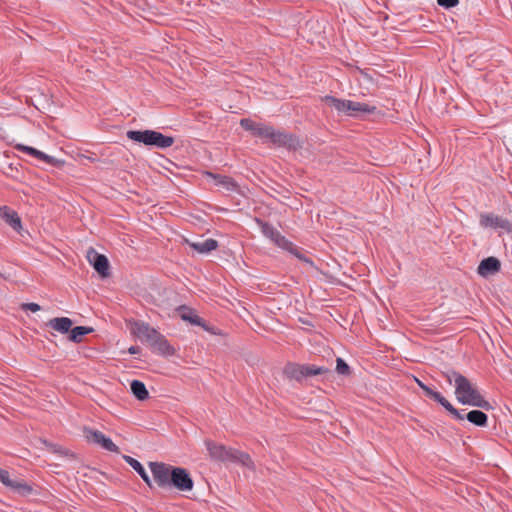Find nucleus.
<instances>
[{"label": "nucleus", "instance_id": "20", "mask_svg": "<svg viewBox=\"0 0 512 512\" xmlns=\"http://www.w3.org/2000/svg\"><path fill=\"white\" fill-rule=\"evenodd\" d=\"M150 347L154 352L165 356H171L175 352L174 348L168 343L162 334H160V336L151 344Z\"/></svg>", "mask_w": 512, "mask_h": 512}, {"label": "nucleus", "instance_id": "21", "mask_svg": "<svg viewBox=\"0 0 512 512\" xmlns=\"http://www.w3.org/2000/svg\"><path fill=\"white\" fill-rule=\"evenodd\" d=\"M72 325L73 322L68 317H56L49 320L48 322L49 327L62 334L69 332L71 330Z\"/></svg>", "mask_w": 512, "mask_h": 512}, {"label": "nucleus", "instance_id": "23", "mask_svg": "<svg viewBox=\"0 0 512 512\" xmlns=\"http://www.w3.org/2000/svg\"><path fill=\"white\" fill-rule=\"evenodd\" d=\"M178 311L181 319H183L184 321H187L196 326L205 327L204 320L201 317H199L193 310L181 306L178 309Z\"/></svg>", "mask_w": 512, "mask_h": 512}, {"label": "nucleus", "instance_id": "14", "mask_svg": "<svg viewBox=\"0 0 512 512\" xmlns=\"http://www.w3.org/2000/svg\"><path fill=\"white\" fill-rule=\"evenodd\" d=\"M0 218L15 231H19L22 228L21 219L18 213L8 206L0 207Z\"/></svg>", "mask_w": 512, "mask_h": 512}, {"label": "nucleus", "instance_id": "18", "mask_svg": "<svg viewBox=\"0 0 512 512\" xmlns=\"http://www.w3.org/2000/svg\"><path fill=\"white\" fill-rule=\"evenodd\" d=\"M206 176L211 179L215 186L222 187L227 191H234L237 188L236 182L229 176L207 172Z\"/></svg>", "mask_w": 512, "mask_h": 512}, {"label": "nucleus", "instance_id": "8", "mask_svg": "<svg viewBox=\"0 0 512 512\" xmlns=\"http://www.w3.org/2000/svg\"><path fill=\"white\" fill-rule=\"evenodd\" d=\"M479 223L483 228L503 229L507 232L512 231V224L507 219L493 213H481Z\"/></svg>", "mask_w": 512, "mask_h": 512}, {"label": "nucleus", "instance_id": "10", "mask_svg": "<svg viewBox=\"0 0 512 512\" xmlns=\"http://www.w3.org/2000/svg\"><path fill=\"white\" fill-rule=\"evenodd\" d=\"M193 485L192 478L184 468L174 467L171 477V487H175L180 491H191Z\"/></svg>", "mask_w": 512, "mask_h": 512}, {"label": "nucleus", "instance_id": "4", "mask_svg": "<svg viewBox=\"0 0 512 512\" xmlns=\"http://www.w3.org/2000/svg\"><path fill=\"white\" fill-rule=\"evenodd\" d=\"M127 138L142 143L146 146H155L157 148L165 149L173 145L174 138L166 136L154 130H129L127 131Z\"/></svg>", "mask_w": 512, "mask_h": 512}, {"label": "nucleus", "instance_id": "35", "mask_svg": "<svg viewBox=\"0 0 512 512\" xmlns=\"http://www.w3.org/2000/svg\"><path fill=\"white\" fill-rule=\"evenodd\" d=\"M128 352L132 355L134 354H138L140 352V348L137 347V346H131L129 349H128Z\"/></svg>", "mask_w": 512, "mask_h": 512}, {"label": "nucleus", "instance_id": "17", "mask_svg": "<svg viewBox=\"0 0 512 512\" xmlns=\"http://www.w3.org/2000/svg\"><path fill=\"white\" fill-rule=\"evenodd\" d=\"M15 148L18 150V151H21V152H24L30 156H33L39 160H42L48 164H51V165H58L60 162L55 159L54 157L50 156V155H47L45 153H43L42 151H39L33 147H30V146H26V145H23V144H17L15 146Z\"/></svg>", "mask_w": 512, "mask_h": 512}, {"label": "nucleus", "instance_id": "3", "mask_svg": "<svg viewBox=\"0 0 512 512\" xmlns=\"http://www.w3.org/2000/svg\"><path fill=\"white\" fill-rule=\"evenodd\" d=\"M258 225L261 228V232L267 238H269L275 245L279 248L286 250L297 257L299 260L306 262L310 265L313 264L311 260L306 258L303 254H301L297 247L287 240L276 228H274L271 224L263 222L259 219L256 220Z\"/></svg>", "mask_w": 512, "mask_h": 512}, {"label": "nucleus", "instance_id": "33", "mask_svg": "<svg viewBox=\"0 0 512 512\" xmlns=\"http://www.w3.org/2000/svg\"><path fill=\"white\" fill-rule=\"evenodd\" d=\"M458 0H437V3L445 8H452L458 4Z\"/></svg>", "mask_w": 512, "mask_h": 512}, {"label": "nucleus", "instance_id": "2", "mask_svg": "<svg viewBox=\"0 0 512 512\" xmlns=\"http://www.w3.org/2000/svg\"><path fill=\"white\" fill-rule=\"evenodd\" d=\"M455 397L462 405L479 407L485 410L492 408L491 404L481 395L477 386L465 376H457L455 380Z\"/></svg>", "mask_w": 512, "mask_h": 512}, {"label": "nucleus", "instance_id": "32", "mask_svg": "<svg viewBox=\"0 0 512 512\" xmlns=\"http://www.w3.org/2000/svg\"><path fill=\"white\" fill-rule=\"evenodd\" d=\"M445 378L447 379L448 383L449 384H454L455 385V380H456V377L457 376H463L462 374L458 373L457 371H448L446 372L445 374Z\"/></svg>", "mask_w": 512, "mask_h": 512}, {"label": "nucleus", "instance_id": "6", "mask_svg": "<svg viewBox=\"0 0 512 512\" xmlns=\"http://www.w3.org/2000/svg\"><path fill=\"white\" fill-rule=\"evenodd\" d=\"M418 386L424 391L427 397L433 399L442 405L455 419L463 421L465 417L457 410L446 398H444L439 392L432 390L430 387L425 385L419 379H415Z\"/></svg>", "mask_w": 512, "mask_h": 512}, {"label": "nucleus", "instance_id": "22", "mask_svg": "<svg viewBox=\"0 0 512 512\" xmlns=\"http://www.w3.org/2000/svg\"><path fill=\"white\" fill-rule=\"evenodd\" d=\"M124 460L140 475L143 481L150 487H153V482L142 464L131 456H124Z\"/></svg>", "mask_w": 512, "mask_h": 512}, {"label": "nucleus", "instance_id": "26", "mask_svg": "<svg viewBox=\"0 0 512 512\" xmlns=\"http://www.w3.org/2000/svg\"><path fill=\"white\" fill-rule=\"evenodd\" d=\"M93 331V328L91 327H84V326H77L74 328H71L70 334H69V340L75 343L81 342L83 336L91 333Z\"/></svg>", "mask_w": 512, "mask_h": 512}, {"label": "nucleus", "instance_id": "30", "mask_svg": "<svg viewBox=\"0 0 512 512\" xmlns=\"http://www.w3.org/2000/svg\"><path fill=\"white\" fill-rule=\"evenodd\" d=\"M329 370L324 367H318L316 365L307 364L304 365V375L305 377L320 375L328 372Z\"/></svg>", "mask_w": 512, "mask_h": 512}, {"label": "nucleus", "instance_id": "25", "mask_svg": "<svg viewBox=\"0 0 512 512\" xmlns=\"http://www.w3.org/2000/svg\"><path fill=\"white\" fill-rule=\"evenodd\" d=\"M131 391L133 393V395L138 399V400H145L148 398L149 396V393H148V390L146 389V386L144 385L143 382L139 381V380H133L131 382Z\"/></svg>", "mask_w": 512, "mask_h": 512}, {"label": "nucleus", "instance_id": "34", "mask_svg": "<svg viewBox=\"0 0 512 512\" xmlns=\"http://www.w3.org/2000/svg\"><path fill=\"white\" fill-rule=\"evenodd\" d=\"M22 307H23L24 310H30L32 312H37V311H39L41 309L40 306L37 303H32V302L31 303H25V304H23Z\"/></svg>", "mask_w": 512, "mask_h": 512}, {"label": "nucleus", "instance_id": "11", "mask_svg": "<svg viewBox=\"0 0 512 512\" xmlns=\"http://www.w3.org/2000/svg\"><path fill=\"white\" fill-rule=\"evenodd\" d=\"M85 437L89 442L95 443L101 446L103 449L110 452H118L119 448L116 444L109 438L106 437L102 432L92 429L84 430Z\"/></svg>", "mask_w": 512, "mask_h": 512}, {"label": "nucleus", "instance_id": "19", "mask_svg": "<svg viewBox=\"0 0 512 512\" xmlns=\"http://www.w3.org/2000/svg\"><path fill=\"white\" fill-rule=\"evenodd\" d=\"M186 242L193 250L200 254H208L211 251L216 250L218 247V242L211 238L197 242H191L187 240Z\"/></svg>", "mask_w": 512, "mask_h": 512}, {"label": "nucleus", "instance_id": "16", "mask_svg": "<svg viewBox=\"0 0 512 512\" xmlns=\"http://www.w3.org/2000/svg\"><path fill=\"white\" fill-rule=\"evenodd\" d=\"M501 263L495 257H488L483 259L478 266V274L487 277L489 275L495 274L500 270Z\"/></svg>", "mask_w": 512, "mask_h": 512}, {"label": "nucleus", "instance_id": "12", "mask_svg": "<svg viewBox=\"0 0 512 512\" xmlns=\"http://www.w3.org/2000/svg\"><path fill=\"white\" fill-rule=\"evenodd\" d=\"M87 260L101 277L109 276V262L106 256L99 254L93 248L87 251Z\"/></svg>", "mask_w": 512, "mask_h": 512}, {"label": "nucleus", "instance_id": "24", "mask_svg": "<svg viewBox=\"0 0 512 512\" xmlns=\"http://www.w3.org/2000/svg\"><path fill=\"white\" fill-rule=\"evenodd\" d=\"M466 419L476 426L484 427L487 424L488 417L480 410H472L467 413Z\"/></svg>", "mask_w": 512, "mask_h": 512}, {"label": "nucleus", "instance_id": "28", "mask_svg": "<svg viewBox=\"0 0 512 512\" xmlns=\"http://www.w3.org/2000/svg\"><path fill=\"white\" fill-rule=\"evenodd\" d=\"M285 374L293 379L301 380L305 378L304 365L288 364L284 370Z\"/></svg>", "mask_w": 512, "mask_h": 512}, {"label": "nucleus", "instance_id": "5", "mask_svg": "<svg viewBox=\"0 0 512 512\" xmlns=\"http://www.w3.org/2000/svg\"><path fill=\"white\" fill-rule=\"evenodd\" d=\"M154 483L160 488L171 487V477L174 466L163 462H149Z\"/></svg>", "mask_w": 512, "mask_h": 512}, {"label": "nucleus", "instance_id": "29", "mask_svg": "<svg viewBox=\"0 0 512 512\" xmlns=\"http://www.w3.org/2000/svg\"><path fill=\"white\" fill-rule=\"evenodd\" d=\"M233 452L235 456H232V461H238L246 467L253 468V461L247 453L238 450H233Z\"/></svg>", "mask_w": 512, "mask_h": 512}, {"label": "nucleus", "instance_id": "27", "mask_svg": "<svg viewBox=\"0 0 512 512\" xmlns=\"http://www.w3.org/2000/svg\"><path fill=\"white\" fill-rule=\"evenodd\" d=\"M323 101L326 105L333 107L335 110H337L341 114H345L346 112V102L345 99H338L333 96H325L323 98Z\"/></svg>", "mask_w": 512, "mask_h": 512}, {"label": "nucleus", "instance_id": "1", "mask_svg": "<svg viewBox=\"0 0 512 512\" xmlns=\"http://www.w3.org/2000/svg\"><path fill=\"white\" fill-rule=\"evenodd\" d=\"M240 125L242 128L250 131L254 136L261 138L265 142L270 141L278 146H286L292 149H295L298 145V140L292 135L276 131L271 126L257 123L247 118L241 119Z\"/></svg>", "mask_w": 512, "mask_h": 512}, {"label": "nucleus", "instance_id": "15", "mask_svg": "<svg viewBox=\"0 0 512 512\" xmlns=\"http://www.w3.org/2000/svg\"><path fill=\"white\" fill-rule=\"evenodd\" d=\"M375 110V106H371L366 103L347 100L345 115L356 117L363 113H373Z\"/></svg>", "mask_w": 512, "mask_h": 512}, {"label": "nucleus", "instance_id": "13", "mask_svg": "<svg viewBox=\"0 0 512 512\" xmlns=\"http://www.w3.org/2000/svg\"><path fill=\"white\" fill-rule=\"evenodd\" d=\"M205 445L210 456L215 460L228 461L235 456L233 449H228L224 445L217 444L211 441H205Z\"/></svg>", "mask_w": 512, "mask_h": 512}, {"label": "nucleus", "instance_id": "9", "mask_svg": "<svg viewBox=\"0 0 512 512\" xmlns=\"http://www.w3.org/2000/svg\"><path fill=\"white\" fill-rule=\"evenodd\" d=\"M131 331L139 340L146 342L149 346L160 336L156 329L142 321L135 322Z\"/></svg>", "mask_w": 512, "mask_h": 512}, {"label": "nucleus", "instance_id": "31", "mask_svg": "<svg viewBox=\"0 0 512 512\" xmlns=\"http://www.w3.org/2000/svg\"><path fill=\"white\" fill-rule=\"evenodd\" d=\"M336 371L341 375L349 374V366L342 358H337L336 360Z\"/></svg>", "mask_w": 512, "mask_h": 512}, {"label": "nucleus", "instance_id": "7", "mask_svg": "<svg viewBox=\"0 0 512 512\" xmlns=\"http://www.w3.org/2000/svg\"><path fill=\"white\" fill-rule=\"evenodd\" d=\"M0 482L21 496H28L32 493V487L22 480L11 479L9 472L0 469Z\"/></svg>", "mask_w": 512, "mask_h": 512}]
</instances>
